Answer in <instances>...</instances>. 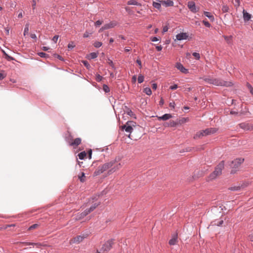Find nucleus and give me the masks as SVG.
<instances>
[{"label":"nucleus","mask_w":253,"mask_h":253,"mask_svg":"<svg viewBox=\"0 0 253 253\" xmlns=\"http://www.w3.org/2000/svg\"><path fill=\"white\" fill-rule=\"evenodd\" d=\"M120 160V159L119 158H116L114 160L99 166L94 172V175L96 176L98 175L111 167L112 168L109 170V173L111 174L115 172L121 167V164L120 163H118Z\"/></svg>","instance_id":"1"},{"label":"nucleus","mask_w":253,"mask_h":253,"mask_svg":"<svg viewBox=\"0 0 253 253\" xmlns=\"http://www.w3.org/2000/svg\"><path fill=\"white\" fill-rule=\"evenodd\" d=\"M224 161H221L219 164L216 167L214 170L210 175V178L211 179H214L217 176L221 174L222 170L224 168Z\"/></svg>","instance_id":"2"},{"label":"nucleus","mask_w":253,"mask_h":253,"mask_svg":"<svg viewBox=\"0 0 253 253\" xmlns=\"http://www.w3.org/2000/svg\"><path fill=\"white\" fill-rule=\"evenodd\" d=\"M244 161V159L242 158H237L232 161L230 164V166L232 169L231 173L232 174L235 173L237 170V169L243 163Z\"/></svg>","instance_id":"3"},{"label":"nucleus","mask_w":253,"mask_h":253,"mask_svg":"<svg viewBox=\"0 0 253 253\" xmlns=\"http://www.w3.org/2000/svg\"><path fill=\"white\" fill-rule=\"evenodd\" d=\"M212 84L221 86H231L233 84L231 82L225 81L219 78H213Z\"/></svg>","instance_id":"4"},{"label":"nucleus","mask_w":253,"mask_h":253,"mask_svg":"<svg viewBox=\"0 0 253 253\" xmlns=\"http://www.w3.org/2000/svg\"><path fill=\"white\" fill-rule=\"evenodd\" d=\"M134 124H135V123L132 121L131 122H127L126 124L123 126V129H125L126 132L129 133V134L128 135V137L132 139L131 138V134L130 133L132 132L133 128L132 127V126H134Z\"/></svg>","instance_id":"5"},{"label":"nucleus","mask_w":253,"mask_h":253,"mask_svg":"<svg viewBox=\"0 0 253 253\" xmlns=\"http://www.w3.org/2000/svg\"><path fill=\"white\" fill-rule=\"evenodd\" d=\"M114 243V240L111 239L106 242L102 246L101 251L103 252H108L112 248Z\"/></svg>","instance_id":"6"},{"label":"nucleus","mask_w":253,"mask_h":253,"mask_svg":"<svg viewBox=\"0 0 253 253\" xmlns=\"http://www.w3.org/2000/svg\"><path fill=\"white\" fill-rule=\"evenodd\" d=\"M89 234L87 232L82 234L81 235H79L75 237L73 239V242L74 243L79 244L81 243L83 240L88 237Z\"/></svg>","instance_id":"7"},{"label":"nucleus","mask_w":253,"mask_h":253,"mask_svg":"<svg viewBox=\"0 0 253 253\" xmlns=\"http://www.w3.org/2000/svg\"><path fill=\"white\" fill-rule=\"evenodd\" d=\"M187 6L193 13H195L199 10V8L196 7L195 3L193 1H190L188 2Z\"/></svg>","instance_id":"8"},{"label":"nucleus","mask_w":253,"mask_h":253,"mask_svg":"<svg viewBox=\"0 0 253 253\" xmlns=\"http://www.w3.org/2000/svg\"><path fill=\"white\" fill-rule=\"evenodd\" d=\"M89 213L88 211L85 210L83 212L81 213H78L77 215H76L75 217V219L76 220H79L82 218H83L84 217L86 216L87 214H88Z\"/></svg>","instance_id":"9"},{"label":"nucleus","mask_w":253,"mask_h":253,"mask_svg":"<svg viewBox=\"0 0 253 253\" xmlns=\"http://www.w3.org/2000/svg\"><path fill=\"white\" fill-rule=\"evenodd\" d=\"M175 67L179 70H180L182 73L184 74L188 73V69L185 68V67L183 66L182 64L180 63H176L175 65Z\"/></svg>","instance_id":"10"},{"label":"nucleus","mask_w":253,"mask_h":253,"mask_svg":"<svg viewBox=\"0 0 253 253\" xmlns=\"http://www.w3.org/2000/svg\"><path fill=\"white\" fill-rule=\"evenodd\" d=\"M188 38V35L186 33H180L176 35V39L178 41L186 40Z\"/></svg>","instance_id":"11"},{"label":"nucleus","mask_w":253,"mask_h":253,"mask_svg":"<svg viewBox=\"0 0 253 253\" xmlns=\"http://www.w3.org/2000/svg\"><path fill=\"white\" fill-rule=\"evenodd\" d=\"M162 5L165 7L172 6L174 2L171 0H162L161 1Z\"/></svg>","instance_id":"12"},{"label":"nucleus","mask_w":253,"mask_h":253,"mask_svg":"<svg viewBox=\"0 0 253 253\" xmlns=\"http://www.w3.org/2000/svg\"><path fill=\"white\" fill-rule=\"evenodd\" d=\"M243 19L246 22L249 21L252 15L249 13L247 12L245 10H243Z\"/></svg>","instance_id":"13"},{"label":"nucleus","mask_w":253,"mask_h":253,"mask_svg":"<svg viewBox=\"0 0 253 253\" xmlns=\"http://www.w3.org/2000/svg\"><path fill=\"white\" fill-rule=\"evenodd\" d=\"M178 242V238L177 234H174L172 236V238L169 241V244L170 245H174L177 244Z\"/></svg>","instance_id":"14"},{"label":"nucleus","mask_w":253,"mask_h":253,"mask_svg":"<svg viewBox=\"0 0 253 253\" xmlns=\"http://www.w3.org/2000/svg\"><path fill=\"white\" fill-rule=\"evenodd\" d=\"M240 127L245 130H251V125L246 123H242L239 124Z\"/></svg>","instance_id":"15"},{"label":"nucleus","mask_w":253,"mask_h":253,"mask_svg":"<svg viewBox=\"0 0 253 253\" xmlns=\"http://www.w3.org/2000/svg\"><path fill=\"white\" fill-rule=\"evenodd\" d=\"M172 117L170 114H165L162 116L158 117L159 120L166 121Z\"/></svg>","instance_id":"16"},{"label":"nucleus","mask_w":253,"mask_h":253,"mask_svg":"<svg viewBox=\"0 0 253 253\" xmlns=\"http://www.w3.org/2000/svg\"><path fill=\"white\" fill-rule=\"evenodd\" d=\"M215 132V130L213 128H209L206 129L205 130H203V133H204L205 136L207 135L211 134H213Z\"/></svg>","instance_id":"17"},{"label":"nucleus","mask_w":253,"mask_h":253,"mask_svg":"<svg viewBox=\"0 0 253 253\" xmlns=\"http://www.w3.org/2000/svg\"><path fill=\"white\" fill-rule=\"evenodd\" d=\"M117 25V22L115 21L111 22L109 23L105 24L104 28L106 30L114 27Z\"/></svg>","instance_id":"18"},{"label":"nucleus","mask_w":253,"mask_h":253,"mask_svg":"<svg viewBox=\"0 0 253 253\" xmlns=\"http://www.w3.org/2000/svg\"><path fill=\"white\" fill-rule=\"evenodd\" d=\"M100 205V202L95 203L92 205V206L90 207V208L88 209H86L88 212L89 213L92 211H93L96 207H97Z\"/></svg>","instance_id":"19"},{"label":"nucleus","mask_w":253,"mask_h":253,"mask_svg":"<svg viewBox=\"0 0 253 253\" xmlns=\"http://www.w3.org/2000/svg\"><path fill=\"white\" fill-rule=\"evenodd\" d=\"M82 140L80 138H76L73 142L70 144L71 146H78L81 143Z\"/></svg>","instance_id":"20"},{"label":"nucleus","mask_w":253,"mask_h":253,"mask_svg":"<svg viewBox=\"0 0 253 253\" xmlns=\"http://www.w3.org/2000/svg\"><path fill=\"white\" fill-rule=\"evenodd\" d=\"M204 14L211 21H213L214 20V16L211 13H210L209 12H207V11H204Z\"/></svg>","instance_id":"21"},{"label":"nucleus","mask_w":253,"mask_h":253,"mask_svg":"<svg viewBox=\"0 0 253 253\" xmlns=\"http://www.w3.org/2000/svg\"><path fill=\"white\" fill-rule=\"evenodd\" d=\"M213 79L212 78H211L210 77H206L203 78V80L207 83L212 84L213 83Z\"/></svg>","instance_id":"22"},{"label":"nucleus","mask_w":253,"mask_h":253,"mask_svg":"<svg viewBox=\"0 0 253 253\" xmlns=\"http://www.w3.org/2000/svg\"><path fill=\"white\" fill-rule=\"evenodd\" d=\"M127 4L128 5H135L141 6V4L140 3L138 2L135 0H129L127 1Z\"/></svg>","instance_id":"23"},{"label":"nucleus","mask_w":253,"mask_h":253,"mask_svg":"<svg viewBox=\"0 0 253 253\" xmlns=\"http://www.w3.org/2000/svg\"><path fill=\"white\" fill-rule=\"evenodd\" d=\"M2 53L4 56V58L8 61H12L14 59L13 57L8 55L4 50H2Z\"/></svg>","instance_id":"24"},{"label":"nucleus","mask_w":253,"mask_h":253,"mask_svg":"<svg viewBox=\"0 0 253 253\" xmlns=\"http://www.w3.org/2000/svg\"><path fill=\"white\" fill-rule=\"evenodd\" d=\"M143 92L147 95H150L152 94V90L150 87H147L144 88Z\"/></svg>","instance_id":"25"},{"label":"nucleus","mask_w":253,"mask_h":253,"mask_svg":"<svg viewBox=\"0 0 253 253\" xmlns=\"http://www.w3.org/2000/svg\"><path fill=\"white\" fill-rule=\"evenodd\" d=\"M205 136V134L204 133H203V130L200 131L199 132H197V133L195 134L194 136V138L196 139L198 138H200L202 136Z\"/></svg>","instance_id":"26"},{"label":"nucleus","mask_w":253,"mask_h":253,"mask_svg":"<svg viewBox=\"0 0 253 253\" xmlns=\"http://www.w3.org/2000/svg\"><path fill=\"white\" fill-rule=\"evenodd\" d=\"M86 154L85 151L82 152L78 154L79 158L80 160H83L86 156Z\"/></svg>","instance_id":"27"},{"label":"nucleus","mask_w":253,"mask_h":253,"mask_svg":"<svg viewBox=\"0 0 253 253\" xmlns=\"http://www.w3.org/2000/svg\"><path fill=\"white\" fill-rule=\"evenodd\" d=\"M161 3H159V2H153V6L158 9H160L161 8Z\"/></svg>","instance_id":"28"},{"label":"nucleus","mask_w":253,"mask_h":253,"mask_svg":"<svg viewBox=\"0 0 253 253\" xmlns=\"http://www.w3.org/2000/svg\"><path fill=\"white\" fill-rule=\"evenodd\" d=\"M126 107L127 108V111H126L127 114L131 117H133L135 118V114L133 113V112L130 109H129L128 108L126 107Z\"/></svg>","instance_id":"29"},{"label":"nucleus","mask_w":253,"mask_h":253,"mask_svg":"<svg viewBox=\"0 0 253 253\" xmlns=\"http://www.w3.org/2000/svg\"><path fill=\"white\" fill-rule=\"evenodd\" d=\"M144 77L143 75L140 74L139 75L137 79L138 83L139 84L142 83L144 81Z\"/></svg>","instance_id":"30"},{"label":"nucleus","mask_w":253,"mask_h":253,"mask_svg":"<svg viewBox=\"0 0 253 253\" xmlns=\"http://www.w3.org/2000/svg\"><path fill=\"white\" fill-rule=\"evenodd\" d=\"M103 90L106 93H108L110 91V88L108 86L105 84L103 85Z\"/></svg>","instance_id":"31"},{"label":"nucleus","mask_w":253,"mask_h":253,"mask_svg":"<svg viewBox=\"0 0 253 253\" xmlns=\"http://www.w3.org/2000/svg\"><path fill=\"white\" fill-rule=\"evenodd\" d=\"M108 64L111 67L112 69L115 70L116 69L114 64L112 60H111L110 59H108Z\"/></svg>","instance_id":"32"},{"label":"nucleus","mask_w":253,"mask_h":253,"mask_svg":"<svg viewBox=\"0 0 253 253\" xmlns=\"http://www.w3.org/2000/svg\"><path fill=\"white\" fill-rule=\"evenodd\" d=\"M98 56V53L96 52H91L89 54L90 59H95Z\"/></svg>","instance_id":"33"},{"label":"nucleus","mask_w":253,"mask_h":253,"mask_svg":"<svg viewBox=\"0 0 253 253\" xmlns=\"http://www.w3.org/2000/svg\"><path fill=\"white\" fill-rule=\"evenodd\" d=\"M241 187L240 186H233L229 188L231 191H238L240 189Z\"/></svg>","instance_id":"34"},{"label":"nucleus","mask_w":253,"mask_h":253,"mask_svg":"<svg viewBox=\"0 0 253 253\" xmlns=\"http://www.w3.org/2000/svg\"><path fill=\"white\" fill-rule=\"evenodd\" d=\"M38 55L40 57H42V58H46L48 56V55H47L46 53H45L44 52H42L38 53Z\"/></svg>","instance_id":"35"},{"label":"nucleus","mask_w":253,"mask_h":253,"mask_svg":"<svg viewBox=\"0 0 253 253\" xmlns=\"http://www.w3.org/2000/svg\"><path fill=\"white\" fill-rule=\"evenodd\" d=\"M38 226H39V224H34L31 225V226H30L29 227V228H28V230H33V229L37 228Z\"/></svg>","instance_id":"36"},{"label":"nucleus","mask_w":253,"mask_h":253,"mask_svg":"<svg viewBox=\"0 0 253 253\" xmlns=\"http://www.w3.org/2000/svg\"><path fill=\"white\" fill-rule=\"evenodd\" d=\"M193 56L197 60H199L200 58V55L199 53L197 52H193L192 53Z\"/></svg>","instance_id":"37"},{"label":"nucleus","mask_w":253,"mask_h":253,"mask_svg":"<svg viewBox=\"0 0 253 253\" xmlns=\"http://www.w3.org/2000/svg\"><path fill=\"white\" fill-rule=\"evenodd\" d=\"M85 177L84 173L82 172L81 176H80L79 177V178L80 179V181L82 182L84 181V177Z\"/></svg>","instance_id":"38"},{"label":"nucleus","mask_w":253,"mask_h":253,"mask_svg":"<svg viewBox=\"0 0 253 253\" xmlns=\"http://www.w3.org/2000/svg\"><path fill=\"white\" fill-rule=\"evenodd\" d=\"M102 45V42H96L94 43V46L96 48L100 47Z\"/></svg>","instance_id":"39"},{"label":"nucleus","mask_w":253,"mask_h":253,"mask_svg":"<svg viewBox=\"0 0 253 253\" xmlns=\"http://www.w3.org/2000/svg\"><path fill=\"white\" fill-rule=\"evenodd\" d=\"M203 23L204 24V25L208 28H210L211 26V24L207 20H203Z\"/></svg>","instance_id":"40"},{"label":"nucleus","mask_w":253,"mask_h":253,"mask_svg":"<svg viewBox=\"0 0 253 253\" xmlns=\"http://www.w3.org/2000/svg\"><path fill=\"white\" fill-rule=\"evenodd\" d=\"M223 220H221L220 221H217V222L214 221V223L213 224V225H216L218 226H220L223 224Z\"/></svg>","instance_id":"41"},{"label":"nucleus","mask_w":253,"mask_h":253,"mask_svg":"<svg viewBox=\"0 0 253 253\" xmlns=\"http://www.w3.org/2000/svg\"><path fill=\"white\" fill-rule=\"evenodd\" d=\"M75 46V45L74 44L73 42L69 43L68 45V48L70 50L72 49Z\"/></svg>","instance_id":"42"},{"label":"nucleus","mask_w":253,"mask_h":253,"mask_svg":"<svg viewBox=\"0 0 253 253\" xmlns=\"http://www.w3.org/2000/svg\"><path fill=\"white\" fill-rule=\"evenodd\" d=\"M83 63L84 64V65L87 68V69H89L90 67V64H89V63L87 61H85V60H84L83 61Z\"/></svg>","instance_id":"43"},{"label":"nucleus","mask_w":253,"mask_h":253,"mask_svg":"<svg viewBox=\"0 0 253 253\" xmlns=\"http://www.w3.org/2000/svg\"><path fill=\"white\" fill-rule=\"evenodd\" d=\"M96 81L98 82H100V81H101L102 79V77L101 76H100V75L99 74H97L96 76Z\"/></svg>","instance_id":"44"},{"label":"nucleus","mask_w":253,"mask_h":253,"mask_svg":"<svg viewBox=\"0 0 253 253\" xmlns=\"http://www.w3.org/2000/svg\"><path fill=\"white\" fill-rule=\"evenodd\" d=\"M103 23L102 21L97 20L94 23V25L96 27H98L101 25Z\"/></svg>","instance_id":"45"},{"label":"nucleus","mask_w":253,"mask_h":253,"mask_svg":"<svg viewBox=\"0 0 253 253\" xmlns=\"http://www.w3.org/2000/svg\"><path fill=\"white\" fill-rule=\"evenodd\" d=\"M29 32V26L28 25H26L24 31V35H26V34H28Z\"/></svg>","instance_id":"46"},{"label":"nucleus","mask_w":253,"mask_h":253,"mask_svg":"<svg viewBox=\"0 0 253 253\" xmlns=\"http://www.w3.org/2000/svg\"><path fill=\"white\" fill-rule=\"evenodd\" d=\"M222 10L223 12H226L228 10V7L227 5H223Z\"/></svg>","instance_id":"47"},{"label":"nucleus","mask_w":253,"mask_h":253,"mask_svg":"<svg viewBox=\"0 0 253 253\" xmlns=\"http://www.w3.org/2000/svg\"><path fill=\"white\" fill-rule=\"evenodd\" d=\"M168 126L171 127L175 126H176V123L173 121H170Z\"/></svg>","instance_id":"48"},{"label":"nucleus","mask_w":253,"mask_h":253,"mask_svg":"<svg viewBox=\"0 0 253 253\" xmlns=\"http://www.w3.org/2000/svg\"><path fill=\"white\" fill-rule=\"evenodd\" d=\"M178 88V85L176 84H174L173 85H171L169 87V89L171 90H175Z\"/></svg>","instance_id":"49"},{"label":"nucleus","mask_w":253,"mask_h":253,"mask_svg":"<svg viewBox=\"0 0 253 253\" xmlns=\"http://www.w3.org/2000/svg\"><path fill=\"white\" fill-rule=\"evenodd\" d=\"M58 37L59 36H57V35H55L54 36L52 39V41L54 42V43H56L57 40H58Z\"/></svg>","instance_id":"50"},{"label":"nucleus","mask_w":253,"mask_h":253,"mask_svg":"<svg viewBox=\"0 0 253 253\" xmlns=\"http://www.w3.org/2000/svg\"><path fill=\"white\" fill-rule=\"evenodd\" d=\"M91 33H89L87 31H86L84 34V35H83V37L84 38H88L89 37L90 35H91Z\"/></svg>","instance_id":"51"},{"label":"nucleus","mask_w":253,"mask_h":253,"mask_svg":"<svg viewBox=\"0 0 253 253\" xmlns=\"http://www.w3.org/2000/svg\"><path fill=\"white\" fill-rule=\"evenodd\" d=\"M22 244L25 246H29V245L34 246V243H32V242H23Z\"/></svg>","instance_id":"52"},{"label":"nucleus","mask_w":253,"mask_h":253,"mask_svg":"<svg viewBox=\"0 0 253 253\" xmlns=\"http://www.w3.org/2000/svg\"><path fill=\"white\" fill-rule=\"evenodd\" d=\"M36 0H32L33 10H34L36 8Z\"/></svg>","instance_id":"53"},{"label":"nucleus","mask_w":253,"mask_h":253,"mask_svg":"<svg viewBox=\"0 0 253 253\" xmlns=\"http://www.w3.org/2000/svg\"><path fill=\"white\" fill-rule=\"evenodd\" d=\"M247 86L250 90V92L251 91V90H253V87L252 86V85L251 84H250L248 83H247Z\"/></svg>","instance_id":"54"},{"label":"nucleus","mask_w":253,"mask_h":253,"mask_svg":"<svg viewBox=\"0 0 253 253\" xmlns=\"http://www.w3.org/2000/svg\"><path fill=\"white\" fill-rule=\"evenodd\" d=\"M136 63L139 65V68H142V64H141V61L140 59H137L136 60Z\"/></svg>","instance_id":"55"},{"label":"nucleus","mask_w":253,"mask_h":253,"mask_svg":"<svg viewBox=\"0 0 253 253\" xmlns=\"http://www.w3.org/2000/svg\"><path fill=\"white\" fill-rule=\"evenodd\" d=\"M168 29H169V28L167 26H164L163 29V33H164L167 32L168 31Z\"/></svg>","instance_id":"56"},{"label":"nucleus","mask_w":253,"mask_h":253,"mask_svg":"<svg viewBox=\"0 0 253 253\" xmlns=\"http://www.w3.org/2000/svg\"><path fill=\"white\" fill-rule=\"evenodd\" d=\"M156 48L157 50V51H160L162 50L163 47L161 45H159L156 46Z\"/></svg>","instance_id":"57"},{"label":"nucleus","mask_w":253,"mask_h":253,"mask_svg":"<svg viewBox=\"0 0 253 253\" xmlns=\"http://www.w3.org/2000/svg\"><path fill=\"white\" fill-rule=\"evenodd\" d=\"M175 103L174 102H170L169 104V106L170 107L174 109L175 107Z\"/></svg>","instance_id":"58"},{"label":"nucleus","mask_w":253,"mask_h":253,"mask_svg":"<svg viewBox=\"0 0 253 253\" xmlns=\"http://www.w3.org/2000/svg\"><path fill=\"white\" fill-rule=\"evenodd\" d=\"M249 239L250 241L253 242V233L249 236Z\"/></svg>","instance_id":"59"},{"label":"nucleus","mask_w":253,"mask_h":253,"mask_svg":"<svg viewBox=\"0 0 253 253\" xmlns=\"http://www.w3.org/2000/svg\"><path fill=\"white\" fill-rule=\"evenodd\" d=\"M31 38L32 39L36 40L37 39V36L35 34H31L30 35Z\"/></svg>","instance_id":"60"},{"label":"nucleus","mask_w":253,"mask_h":253,"mask_svg":"<svg viewBox=\"0 0 253 253\" xmlns=\"http://www.w3.org/2000/svg\"><path fill=\"white\" fill-rule=\"evenodd\" d=\"M55 57H57L58 59H59L61 61L64 60L63 58L59 55L57 54V55H56Z\"/></svg>","instance_id":"61"},{"label":"nucleus","mask_w":253,"mask_h":253,"mask_svg":"<svg viewBox=\"0 0 253 253\" xmlns=\"http://www.w3.org/2000/svg\"><path fill=\"white\" fill-rule=\"evenodd\" d=\"M151 41L153 42H155L159 41V39L158 38H157L156 37H154L151 38Z\"/></svg>","instance_id":"62"},{"label":"nucleus","mask_w":253,"mask_h":253,"mask_svg":"<svg viewBox=\"0 0 253 253\" xmlns=\"http://www.w3.org/2000/svg\"><path fill=\"white\" fill-rule=\"evenodd\" d=\"M152 88H153V89L156 90V89H157V84H156V83H153V84H152Z\"/></svg>","instance_id":"63"},{"label":"nucleus","mask_w":253,"mask_h":253,"mask_svg":"<svg viewBox=\"0 0 253 253\" xmlns=\"http://www.w3.org/2000/svg\"><path fill=\"white\" fill-rule=\"evenodd\" d=\"M164 103V100L162 98H161V99L159 102V104H160V105L162 106V105H163Z\"/></svg>","instance_id":"64"}]
</instances>
